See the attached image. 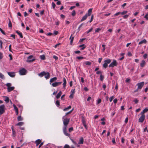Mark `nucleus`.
Listing matches in <instances>:
<instances>
[{
    "label": "nucleus",
    "instance_id": "f257e3e1",
    "mask_svg": "<svg viewBox=\"0 0 148 148\" xmlns=\"http://www.w3.org/2000/svg\"><path fill=\"white\" fill-rule=\"evenodd\" d=\"M64 117L65 116H63L62 117L64 124V126L63 127H67V125L70 122V119L64 118Z\"/></svg>",
    "mask_w": 148,
    "mask_h": 148
},
{
    "label": "nucleus",
    "instance_id": "f03ea898",
    "mask_svg": "<svg viewBox=\"0 0 148 148\" xmlns=\"http://www.w3.org/2000/svg\"><path fill=\"white\" fill-rule=\"evenodd\" d=\"M140 114L141 115V116L138 119V122L140 123H143L145 118V114H143L140 113Z\"/></svg>",
    "mask_w": 148,
    "mask_h": 148
},
{
    "label": "nucleus",
    "instance_id": "7ed1b4c3",
    "mask_svg": "<svg viewBox=\"0 0 148 148\" xmlns=\"http://www.w3.org/2000/svg\"><path fill=\"white\" fill-rule=\"evenodd\" d=\"M35 60V59L34 58L33 56L31 55L27 58V62H30L34 61Z\"/></svg>",
    "mask_w": 148,
    "mask_h": 148
},
{
    "label": "nucleus",
    "instance_id": "20e7f679",
    "mask_svg": "<svg viewBox=\"0 0 148 148\" xmlns=\"http://www.w3.org/2000/svg\"><path fill=\"white\" fill-rule=\"evenodd\" d=\"M5 108L4 105H1L0 106V114L1 115L5 112Z\"/></svg>",
    "mask_w": 148,
    "mask_h": 148
},
{
    "label": "nucleus",
    "instance_id": "39448f33",
    "mask_svg": "<svg viewBox=\"0 0 148 148\" xmlns=\"http://www.w3.org/2000/svg\"><path fill=\"white\" fill-rule=\"evenodd\" d=\"M118 65V63L116 60H113V61L109 65V67H113L114 66H116Z\"/></svg>",
    "mask_w": 148,
    "mask_h": 148
},
{
    "label": "nucleus",
    "instance_id": "423d86ee",
    "mask_svg": "<svg viewBox=\"0 0 148 148\" xmlns=\"http://www.w3.org/2000/svg\"><path fill=\"white\" fill-rule=\"evenodd\" d=\"M27 71L24 68H22L19 71V73L21 75H25Z\"/></svg>",
    "mask_w": 148,
    "mask_h": 148
},
{
    "label": "nucleus",
    "instance_id": "0eeeda50",
    "mask_svg": "<svg viewBox=\"0 0 148 148\" xmlns=\"http://www.w3.org/2000/svg\"><path fill=\"white\" fill-rule=\"evenodd\" d=\"M67 127H63V131L64 134L66 136L70 137V134L67 133Z\"/></svg>",
    "mask_w": 148,
    "mask_h": 148
},
{
    "label": "nucleus",
    "instance_id": "6e6552de",
    "mask_svg": "<svg viewBox=\"0 0 148 148\" xmlns=\"http://www.w3.org/2000/svg\"><path fill=\"white\" fill-rule=\"evenodd\" d=\"M62 83V82H56L54 83H53L51 85L54 87H56L60 85Z\"/></svg>",
    "mask_w": 148,
    "mask_h": 148
},
{
    "label": "nucleus",
    "instance_id": "1a4fd4ad",
    "mask_svg": "<svg viewBox=\"0 0 148 148\" xmlns=\"http://www.w3.org/2000/svg\"><path fill=\"white\" fill-rule=\"evenodd\" d=\"M144 84V82H142L138 83L137 84L138 88L139 89H141L142 87L143 86Z\"/></svg>",
    "mask_w": 148,
    "mask_h": 148
},
{
    "label": "nucleus",
    "instance_id": "9d476101",
    "mask_svg": "<svg viewBox=\"0 0 148 148\" xmlns=\"http://www.w3.org/2000/svg\"><path fill=\"white\" fill-rule=\"evenodd\" d=\"M8 74L9 75L12 77H14L15 76V74L14 72H8Z\"/></svg>",
    "mask_w": 148,
    "mask_h": 148
},
{
    "label": "nucleus",
    "instance_id": "9b49d317",
    "mask_svg": "<svg viewBox=\"0 0 148 148\" xmlns=\"http://www.w3.org/2000/svg\"><path fill=\"white\" fill-rule=\"evenodd\" d=\"M57 78L56 77H54L53 78H51L50 80V83L51 85L52 84H51V83H52L53 82H54L56 81L57 80Z\"/></svg>",
    "mask_w": 148,
    "mask_h": 148
},
{
    "label": "nucleus",
    "instance_id": "f8f14e48",
    "mask_svg": "<svg viewBox=\"0 0 148 148\" xmlns=\"http://www.w3.org/2000/svg\"><path fill=\"white\" fill-rule=\"evenodd\" d=\"M63 88L65 89L66 86V81L65 78L64 77L63 78Z\"/></svg>",
    "mask_w": 148,
    "mask_h": 148
},
{
    "label": "nucleus",
    "instance_id": "ddd939ff",
    "mask_svg": "<svg viewBox=\"0 0 148 148\" xmlns=\"http://www.w3.org/2000/svg\"><path fill=\"white\" fill-rule=\"evenodd\" d=\"M13 106L14 108V109L15 110V111L16 113V115H18V109L16 107V106L14 104L13 105Z\"/></svg>",
    "mask_w": 148,
    "mask_h": 148
},
{
    "label": "nucleus",
    "instance_id": "4468645a",
    "mask_svg": "<svg viewBox=\"0 0 148 148\" xmlns=\"http://www.w3.org/2000/svg\"><path fill=\"white\" fill-rule=\"evenodd\" d=\"M45 78L46 79H48L50 78V74L48 72H46V74H45Z\"/></svg>",
    "mask_w": 148,
    "mask_h": 148
},
{
    "label": "nucleus",
    "instance_id": "2eb2a0df",
    "mask_svg": "<svg viewBox=\"0 0 148 148\" xmlns=\"http://www.w3.org/2000/svg\"><path fill=\"white\" fill-rule=\"evenodd\" d=\"M84 138L83 137H81L79 138V142L78 143L79 144H83L84 143Z\"/></svg>",
    "mask_w": 148,
    "mask_h": 148
},
{
    "label": "nucleus",
    "instance_id": "dca6fc26",
    "mask_svg": "<svg viewBox=\"0 0 148 148\" xmlns=\"http://www.w3.org/2000/svg\"><path fill=\"white\" fill-rule=\"evenodd\" d=\"M16 32L20 36V37L21 38H23V36L22 34V33L18 30H17L16 31Z\"/></svg>",
    "mask_w": 148,
    "mask_h": 148
},
{
    "label": "nucleus",
    "instance_id": "f3484780",
    "mask_svg": "<svg viewBox=\"0 0 148 148\" xmlns=\"http://www.w3.org/2000/svg\"><path fill=\"white\" fill-rule=\"evenodd\" d=\"M45 74H46V72L45 71H43L42 72H41L40 73L38 74V75L40 77H42L43 76L45 75Z\"/></svg>",
    "mask_w": 148,
    "mask_h": 148
},
{
    "label": "nucleus",
    "instance_id": "a211bd4d",
    "mask_svg": "<svg viewBox=\"0 0 148 148\" xmlns=\"http://www.w3.org/2000/svg\"><path fill=\"white\" fill-rule=\"evenodd\" d=\"M14 89V87H8L7 90L8 92H10L11 91L13 90Z\"/></svg>",
    "mask_w": 148,
    "mask_h": 148
},
{
    "label": "nucleus",
    "instance_id": "6ab92c4d",
    "mask_svg": "<svg viewBox=\"0 0 148 148\" xmlns=\"http://www.w3.org/2000/svg\"><path fill=\"white\" fill-rule=\"evenodd\" d=\"M146 64V63L145 60H142L141 61V63L140 64V66L142 67H143L145 66Z\"/></svg>",
    "mask_w": 148,
    "mask_h": 148
},
{
    "label": "nucleus",
    "instance_id": "aec40b11",
    "mask_svg": "<svg viewBox=\"0 0 148 148\" xmlns=\"http://www.w3.org/2000/svg\"><path fill=\"white\" fill-rule=\"evenodd\" d=\"M73 34H71L70 38V39L71 40L70 42V44L71 45H72V44L74 38V37L73 36Z\"/></svg>",
    "mask_w": 148,
    "mask_h": 148
},
{
    "label": "nucleus",
    "instance_id": "412c9836",
    "mask_svg": "<svg viewBox=\"0 0 148 148\" xmlns=\"http://www.w3.org/2000/svg\"><path fill=\"white\" fill-rule=\"evenodd\" d=\"M148 111V108H145L140 113H141V114H145V113L146 112Z\"/></svg>",
    "mask_w": 148,
    "mask_h": 148
},
{
    "label": "nucleus",
    "instance_id": "4be33fe9",
    "mask_svg": "<svg viewBox=\"0 0 148 148\" xmlns=\"http://www.w3.org/2000/svg\"><path fill=\"white\" fill-rule=\"evenodd\" d=\"M88 16L87 15V14H86L82 18V19L81 20V22L83 21L86 20Z\"/></svg>",
    "mask_w": 148,
    "mask_h": 148
},
{
    "label": "nucleus",
    "instance_id": "5701e85b",
    "mask_svg": "<svg viewBox=\"0 0 148 148\" xmlns=\"http://www.w3.org/2000/svg\"><path fill=\"white\" fill-rule=\"evenodd\" d=\"M92 10V8L90 9L88 11V13L86 14H87V15L88 16H90L91 14Z\"/></svg>",
    "mask_w": 148,
    "mask_h": 148
},
{
    "label": "nucleus",
    "instance_id": "b1692460",
    "mask_svg": "<svg viewBox=\"0 0 148 148\" xmlns=\"http://www.w3.org/2000/svg\"><path fill=\"white\" fill-rule=\"evenodd\" d=\"M84 64H85L87 66H90L91 65V64L92 63L89 61H85L84 62Z\"/></svg>",
    "mask_w": 148,
    "mask_h": 148
},
{
    "label": "nucleus",
    "instance_id": "393cba45",
    "mask_svg": "<svg viewBox=\"0 0 148 148\" xmlns=\"http://www.w3.org/2000/svg\"><path fill=\"white\" fill-rule=\"evenodd\" d=\"M62 94V92L61 91H60L59 92L58 94L57 95H56V97L57 99L60 98V97L61 96V95Z\"/></svg>",
    "mask_w": 148,
    "mask_h": 148
},
{
    "label": "nucleus",
    "instance_id": "a878e982",
    "mask_svg": "<svg viewBox=\"0 0 148 148\" xmlns=\"http://www.w3.org/2000/svg\"><path fill=\"white\" fill-rule=\"evenodd\" d=\"M147 42V40L145 39H144L143 40L139 42L138 43L139 45H141L143 43H146Z\"/></svg>",
    "mask_w": 148,
    "mask_h": 148
},
{
    "label": "nucleus",
    "instance_id": "bb28decb",
    "mask_svg": "<svg viewBox=\"0 0 148 148\" xmlns=\"http://www.w3.org/2000/svg\"><path fill=\"white\" fill-rule=\"evenodd\" d=\"M41 142V140L40 139H38L36 140L35 143L36 144V146H37Z\"/></svg>",
    "mask_w": 148,
    "mask_h": 148
},
{
    "label": "nucleus",
    "instance_id": "cd10ccee",
    "mask_svg": "<svg viewBox=\"0 0 148 148\" xmlns=\"http://www.w3.org/2000/svg\"><path fill=\"white\" fill-rule=\"evenodd\" d=\"M111 62V60L110 59H108L105 60L104 62L106 63L107 64L110 63Z\"/></svg>",
    "mask_w": 148,
    "mask_h": 148
},
{
    "label": "nucleus",
    "instance_id": "c85d7f7f",
    "mask_svg": "<svg viewBox=\"0 0 148 148\" xmlns=\"http://www.w3.org/2000/svg\"><path fill=\"white\" fill-rule=\"evenodd\" d=\"M79 47H82L80 49L81 50H84L86 47V46L84 44H82V45H80L79 46Z\"/></svg>",
    "mask_w": 148,
    "mask_h": 148
},
{
    "label": "nucleus",
    "instance_id": "c756f323",
    "mask_svg": "<svg viewBox=\"0 0 148 148\" xmlns=\"http://www.w3.org/2000/svg\"><path fill=\"white\" fill-rule=\"evenodd\" d=\"M71 106H69V107H68L65 108H64L63 109V111H68V110H69L70 109H71Z\"/></svg>",
    "mask_w": 148,
    "mask_h": 148
},
{
    "label": "nucleus",
    "instance_id": "7c9ffc66",
    "mask_svg": "<svg viewBox=\"0 0 148 148\" xmlns=\"http://www.w3.org/2000/svg\"><path fill=\"white\" fill-rule=\"evenodd\" d=\"M40 59L42 60H45V57L44 55H41L40 56Z\"/></svg>",
    "mask_w": 148,
    "mask_h": 148
},
{
    "label": "nucleus",
    "instance_id": "2f4dec72",
    "mask_svg": "<svg viewBox=\"0 0 148 148\" xmlns=\"http://www.w3.org/2000/svg\"><path fill=\"white\" fill-rule=\"evenodd\" d=\"M17 119L18 121H21L23 120V119L21 116H19L17 117Z\"/></svg>",
    "mask_w": 148,
    "mask_h": 148
},
{
    "label": "nucleus",
    "instance_id": "473e14b6",
    "mask_svg": "<svg viewBox=\"0 0 148 148\" xmlns=\"http://www.w3.org/2000/svg\"><path fill=\"white\" fill-rule=\"evenodd\" d=\"M56 106L58 107L60 105V102L59 101L57 100L56 101Z\"/></svg>",
    "mask_w": 148,
    "mask_h": 148
},
{
    "label": "nucleus",
    "instance_id": "72a5a7b5",
    "mask_svg": "<svg viewBox=\"0 0 148 148\" xmlns=\"http://www.w3.org/2000/svg\"><path fill=\"white\" fill-rule=\"evenodd\" d=\"M23 123H24L23 122H19L16 124V125L21 126L23 125Z\"/></svg>",
    "mask_w": 148,
    "mask_h": 148
},
{
    "label": "nucleus",
    "instance_id": "f704fd0d",
    "mask_svg": "<svg viewBox=\"0 0 148 148\" xmlns=\"http://www.w3.org/2000/svg\"><path fill=\"white\" fill-rule=\"evenodd\" d=\"M93 29V28L92 27L88 31H86L85 33L86 34H88L89 32H91Z\"/></svg>",
    "mask_w": 148,
    "mask_h": 148
},
{
    "label": "nucleus",
    "instance_id": "c9c22d12",
    "mask_svg": "<svg viewBox=\"0 0 148 148\" xmlns=\"http://www.w3.org/2000/svg\"><path fill=\"white\" fill-rule=\"evenodd\" d=\"M104 78V76L102 74H101L100 75V80L101 81L103 80Z\"/></svg>",
    "mask_w": 148,
    "mask_h": 148
},
{
    "label": "nucleus",
    "instance_id": "e433bc0d",
    "mask_svg": "<svg viewBox=\"0 0 148 148\" xmlns=\"http://www.w3.org/2000/svg\"><path fill=\"white\" fill-rule=\"evenodd\" d=\"M101 30V29L98 28L96 29L95 30V33L99 32V31Z\"/></svg>",
    "mask_w": 148,
    "mask_h": 148
},
{
    "label": "nucleus",
    "instance_id": "4c0bfd02",
    "mask_svg": "<svg viewBox=\"0 0 148 148\" xmlns=\"http://www.w3.org/2000/svg\"><path fill=\"white\" fill-rule=\"evenodd\" d=\"M0 78L2 79H4V75L0 72Z\"/></svg>",
    "mask_w": 148,
    "mask_h": 148
},
{
    "label": "nucleus",
    "instance_id": "58836bf2",
    "mask_svg": "<svg viewBox=\"0 0 148 148\" xmlns=\"http://www.w3.org/2000/svg\"><path fill=\"white\" fill-rule=\"evenodd\" d=\"M85 57L82 56H78L77 57V58L79 60L83 59H85Z\"/></svg>",
    "mask_w": 148,
    "mask_h": 148
},
{
    "label": "nucleus",
    "instance_id": "ea45409f",
    "mask_svg": "<svg viewBox=\"0 0 148 148\" xmlns=\"http://www.w3.org/2000/svg\"><path fill=\"white\" fill-rule=\"evenodd\" d=\"M75 14H76L75 11V10H73V11H72V13L71 14V15L73 16H75Z\"/></svg>",
    "mask_w": 148,
    "mask_h": 148
},
{
    "label": "nucleus",
    "instance_id": "a19ab883",
    "mask_svg": "<svg viewBox=\"0 0 148 148\" xmlns=\"http://www.w3.org/2000/svg\"><path fill=\"white\" fill-rule=\"evenodd\" d=\"M8 26L9 27H12V24L10 20L9 19V22L8 23Z\"/></svg>",
    "mask_w": 148,
    "mask_h": 148
},
{
    "label": "nucleus",
    "instance_id": "79ce46f5",
    "mask_svg": "<svg viewBox=\"0 0 148 148\" xmlns=\"http://www.w3.org/2000/svg\"><path fill=\"white\" fill-rule=\"evenodd\" d=\"M96 73L97 75H99V74H102V72L101 71H97Z\"/></svg>",
    "mask_w": 148,
    "mask_h": 148
},
{
    "label": "nucleus",
    "instance_id": "37998d69",
    "mask_svg": "<svg viewBox=\"0 0 148 148\" xmlns=\"http://www.w3.org/2000/svg\"><path fill=\"white\" fill-rule=\"evenodd\" d=\"M108 66V64H106V63L104 62L103 64V66L104 68L106 69L107 67Z\"/></svg>",
    "mask_w": 148,
    "mask_h": 148
},
{
    "label": "nucleus",
    "instance_id": "c03bdc74",
    "mask_svg": "<svg viewBox=\"0 0 148 148\" xmlns=\"http://www.w3.org/2000/svg\"><path fill=\"white\" fill-rule=\"evenodd\" d=\"M5 101L7 103H8L9 101V99L8 97H6Z\"/></svg>",
    "mask_w": 148,
    "mask_h": 148
},
{
    "label": "nucleus",
    "instance_id": "a18cd8bd",
    "mask_svg": "<svg viewBox=\"0 0 148 148\" xmlns=\"http://www.w3.org/2000/svg\"><path fill=\"white\" fill-rule=\"evenodd\" d=\"M73 109L72 110H71L69 112H67V113H66V114H65V116H66V115H68V114H70L73 111Z\"/></svg>",
    "mask_w": 148,
    "mask_h": 148
},
{
    "label": "nucleus",
    "instance_id": "49530a36",
    "mask_svg": "<svg viewBox=\"0 0 148 148\" xmlns=\"http://www.w3.org/2000/svg\"><path fill=\"white\" fill-rule=\"evenodd\" d=\"M114 98V97L113 96H112L110 97L109 99L110 101V102H111L112 101L113 99Z\"/></svg>",
    "mask_w": 148,
    "mask_h": 148
},
{
    "label": "nucleus",
    "instance_id": "de8ad7c7",
    "mask_svg": "<svg viewBox=\"0 0 148 148\" xmlns=\"http://www.w3.org/2000/svg\"><path fill=\"white\" fill-rule=\"evenodd\" d=\"M12 132V136H13L14 137L16 136V132L15 130L13 131Z\"/></svg>",
    "mask_w": 148,
    "mask_h": 148
},
{
    "label": "nucleus",
    "instance_id": "09e8293b",
    "mask_svg": "<svg viewBox=\"0 0 148 148\" xmlns=\"http://www.w3.org/2000/svg\"><path fill=\"white\" fill-rule=\"evenodd\" d=\"M82 123H83V125L86 124V121H85L84 118H83V119H82Z\"/></svg>",
    "mask_w": 148,
    "mask_h": 148
},
{
    "label": "nucleus",
    "instance_id": "8fccbe9b",
    "mask_svg": "<svg viewBox=\"0 0 148 148\" xmlns=\"http://www.w3.org/2000/svg\"><path fill=\"white\" fill-rule=\"evenodd\" d=\"M70 148V147L69 145L66 144L64 146L63 148Z\"/></svg>",
    "mask_w": 148,
    "mask_h": 148
},
{
    "label": "nucleus",
    "instance_id": "3c124183",
    "mask_svg": "<svg viewBox=\"0 0 148 148\" xmlns=\"http://www.w3.org/2000/svg\"><path fill=\"white\" fill-rule=\"evenodd\" d=\"M73 130V127H71L69 129V132H71Z\"/></svg>",
    "mask_w": 148,
    "mask_h": 148
},
{
    "label": "nucleus",
    "instance_id": "603ef678",
    "mask_svg": "<svg viewBox=\"0 0 148 148\" xmlns=\"http://www.w3.org/2000/svg\"><path fill=\"white\" fill-rule=\"evenodd\" d=\"M127 13V11H124L122 12H121V14L122 15H124L126 14Z\"/></svg>",
    "mask_w": 148,
    "mask_h": 148
},
{
    "label": "nucleus",
    "instance_id": "864d4df0",
    "mask_svg": "<svg viewBox=\"0 0 148 148\" xmlns=\"http://www.w3.org/2000/svg\"><path fill=\"white\" fill-rule=\"evenodd\" d=\"M0 31L3 34L5 35V34L4 31H3L1 28L0 27Z\"/></svg>",
    "mask_w": 148,
    "mask_h": 148
},
{
    "label": "nucleus",
    "instance_id": "5fc2aeb1",
    "mask_svg": "<svg viewBox=\"0 0 148 148\" xmlns=\"http://www.w3.org/2000/svg\"><path fill=\"white\" fill-rule=\"evenodd\" d=\"M75 92V89H72L71 91V94H74Z\"/></svg>",
    "mask_w": 148,
    "mask_h": 148
},
{
    "label": "nucleus",
    "instance_id": "6e6d98bb",
    "mask_svg": "<svg viewBox=\"0 0 148 148\" xmlns=\"http://www.w3.org/2000/svg\"><path fill=\"white\" fill-rule=\"evenodd\" d=\"M101 102V99H99L97 101V104H98L99 103H100Z\"/></svg>",
    "mask_w": 148,
    "mask_h": 148
},
{
    "label": "nucleus",
    "instance_id": "4d7b16f0",
    "mask_svg": "<svg viewBox=\"0 0 148 148\" xmlns=\"http://www.w3.org/2000/svg\"><path fill=\"white\" fill-rule=\"evenodd\" d=\"M83 25V24L82 23L79 26V27L78 28V30L79 31L80 30V28L82 27Z\"/></svg>",
    "mask_w": 148,
    "mask_h": 148
},
{
    "label": "nucleus",
    "instance_id": "13d9d810",
    "mask_svg": "<svg viewBox=\"0 0 148 148\" xmlns=\"http://www.w3.org/2000/svg\"><path fill=\"white\" fill-rule=\"evenodd\" d=\"M11 85V84L10 83H8L6 84V86L8 87H10Z\"/></svg>",
    "mask_w": 148,
    "mask_h": 148
},
{
    "label": "nucleus",
    "instance_id": "bf43d9fd",
    "mask_svg": "<svg viewBox=\"0 0 148 148\" xmlns=\"http://www.w3.org/2000/svg\"><path fill=\"white\" fill-rule=\"evenodd\" d=\"M52 7H53V9L55 8L56 5L53 2L52 3Z\"/></svg>",
    "mask_w": 148,
    "mask_h": 148
},
{
    "label": "nucleus",
    "instance_id": "052dcab7",
    "mask_svg": "<svg viewBox=\"0 0 148 148\" xmlns=\"http://www.w3.org/2000/svg\"><path fill=\"white\" fill-rule=\"evenodd\" d=\"M53 58L54 59H55L56 60H57L58 59V58L56 56L54 55L53 56Z\"/></svg>",
    "mask_w": 148,
    "mask_h": 148
},
{
    "label": "nucleus",
    "instance_id": "680f3d73",
    "mask_svg": "<svg viewBox=\"0 0 148 148\" xmlns=\"http://www.w3.org/2000/svg\"><path fill=\"white\" fill-rule=\"evenodd\" d=\"M129 14V15H125L123 16V18H124L126 19L127 18Z\"/></svg>",
    "mask_w": 148,
    "mask_h": 148
},
{
    "label": "nucleus",
    "instance_id": "e2e57ef3",
    "mask_svg": "<svg viewBox=\"0 0 148 148\" xmlns=\"http://www.w3.org/2000/svg\"><path fill=\"white\" fill-rule=\"evenodd\" d=\"M102 47L103 48V51H104L105 50V47H106V45H102Z\"/></svg>",
    "mask_w": 148,
    "mask_h": 148
},
{
    "label": "nucleus",
    "instance_id": "0e129e2a",
    "mask_svg": "<svg viewBox=\"0 0 148 148\" xmlns=\"http://www.w3.org/2000/svg\"><path fill=\"white\" fill-rule=\"evenodd\" d=\"M58 33V32L57 31H54L53 32V34L55 35H57Z\"/></svg>",
    "mask_w": 148,
    "mask_h": 148
},
{
    "label": "nucleus",
    "instance_id": "69168bd1",
    "mask_svg": "<svg viewBox=\"0 0 148 148\" xmlns=\"http://www.w3.org/2000/svg\"><path fill=\"white\" fill-rule=\"evenodd\" d=\"M72 142L75 144H77V143L74 141L73 139L70 138Z\"/></svg>",
    "mask_w": 148,
    "mask_h": 148
},
{
    "label": "nucleus",
    "instance_id": "338daca9",
    "mask_svg": "<svg viewBox=\"0 0 148 148\" xmlns=\"http://www.w3.org/2000/svg\"><path fill=\"white\" fill-rule=\"evenodd\" d=\"M144 18L147 19V20H148V14H146L144 17Z\"/></svg>",
    "mask_w": 148,
    "mask_h": 148
},
{
    "label": "nucleus",
    "instance_id": "774afa93",
    "mask_svg": "<svg viewBox=\"0 0 148 148\" xmlns=\"http://www.w3.org/2000/svg\"><path fill=\"white\" fill-rule=\"evenodd\" d=\"M134 101L135 103L136 104L138 103V100L137 99H135L134 100Z\"/></svg>",
    "mask_w": 148,
    "mask_h": 148
}]
</instances>
